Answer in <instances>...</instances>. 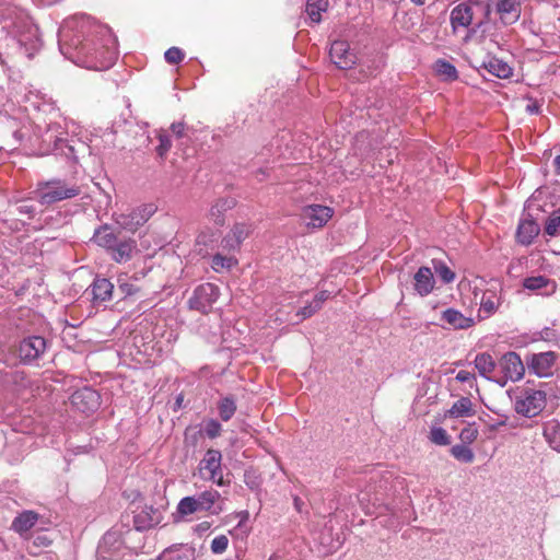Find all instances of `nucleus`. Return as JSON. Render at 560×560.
I'll return each instance as SVG.
<instances>
[{
    "label": "nucleus",
    "mask_w": 560,
    "mask_h": 560,
    "mask_svg": "<svg viewBox=\"0 0 560 560\" xmlns=\"http://www.w3.org/2000/svg\"><path fill=\"white\" fill-rule=\"evenodd\" d=\"M91 290L94 303H103L113 299L114 284L106 278H96Z\"/></svg>",
    "instance_id": "aec40b11"
},
{
    "label": "nucleus",
    "mask_w": 560,
    "mask_h": 560,
    "mask_svg": "<svg viewBox=\"0 0 560 560\" xmlns=\"http://www.w3.org/2000/svg\"><path fill=\"white\" fill-rule=\"evenodd\" d=\"M442 319L450 324L454 329H467L472 326L474 320L464 316L455 308H447L442 313Z\"/></svg>",
    "instance_id": "393cba45"
},
{
    "label": "nucleus",
    "mask_w": 560,
    "mask_h": 560,
    "mask_svg": "<svg viewBox=\"0 0 560 560\" xmlns=\"http://www.w3.org/2000/svg\"><path fill=\"white\" fill-rule=\"evenodd\" d=\"M472 402L468 397H462L456 400L447 415L452 418L470 417L474 416Z\"/></svg>",
    "instance_id": "c85d7f7f"
},
{
    "label": "nucleus",
    "mask_w": 560,
    "mask_h": 560,
    "mask_svg": "<svg viewBox=\"0 0 560 560\" xmlns=\"http://www.w3.org/2000/svg\"><path fill=\"white\" fill-rule=\"evenodd\" d=\"M495 308L497 306L492 299L483 295L481 299V310L487 314H492L495 311Z\"/></svg>",
    "instance_id": "3c124183"
},
{
    "label": "nucleus",
    "mask_w": 560,
    "mask_h": 560,
    "mask_svg": "<svg viewBox=\"0 0 560 560\" xmlns=\"http://www.w3.org/2000/svg\"><path fill=\"white\" fill-rule=\"evenodd\" d=\"M136 242L131 238L117 240L116 244L109 249L112 258L117 262L131 259L136 250Z\"/></svg>",
    "instance_id": "412c9836"
},
{
    "label": "nucleus",
    "mask_w": 560,
    "mask_h": 560,
    "mask_svg": "<svg viewBox=\"0 0 560 560\" xmlns=\"http://www.w3.org/2000/svg\"><path fill=\"white\" fill-rule=\"evenodd\" d=\"M163 520L162 512L152 505H145L133 516V527L138 532H144L159 525Z\"/></svg>",
    "instance_id": "ddd939ff"
},
{
    "label": "nucleus",
    "mask_w": 560,
    "mask_h": 560,
    "mask_svg": "<svg viewBox=\"0 0 560 560\" xmlns=\"http://www.w3.org/2000/svg\"><path fill=\"white\" fill-rule=\"evenodd\" d=\"M105 52H106V54H109V55H113V52H110L109 50H107V49H106L105 51H104V50H102V51H100V52H98V51H95V57L97 58V57H98V55H100L101 57H103V55H104ZM112 63H113V56H110V57L108 58V65H112Z\"/></svg>",
    "instance_id": "680f3d73"
},
{
    "label": "nucleus",
    "mask_w": 560,
    "mask_h": 560,
    "mask_svg": "<svg viewBox=\"0 0 560 560\" xmlns=\"http://www.w3.org/2000/svg\"><path fill=\"white\" fill-rule=\"evenodd\" d=\"M483 66L491 74L500 79H508L512 75V68L501 59L491 58Z\"/></svg>",
    "instance_id": "cd10ccee"
},
{
    "label": "nucleus",
    "mask_w": 560,
    "mask_h": 560,
    "mask_svg": "<svg viewBox=\"0 0 560 560\" xmlns=\"http://www.w3.org/2000/svg\"><path fill=\"white\" fill-rule=\"evenodd\" d=\"M546 406V393L526 388L515 400V411L527 418L537 416Z\"/></svg>",
    "instance_id": "7ed1b4c3"
},
{
    "label": "nucleus",
    "mask_w": 560,
    "mask_h": 560,
    "mask_svg": "<svg viewBox=\"0 0 560 560\" xmlns=\"http://www.w3.org/2000/svg\"><path fill=\"white\" fill-rule=\"evenodd\" d=\"M430 441L436 445H448L451 438L446 430L441 427H433L430 431Z\"/></svg>",
    "instance_id": "ea45409f"
},
{
    "label": "nucleus",
    "mask_w": 560,
    "mask_h": 560,
    "mask_svg": "<svg viewBox=\"0 0 560 560\" xmlns=\"http://www.w3.org/2000/svg\"><path fill=\"white\" fill-rule=\"evenodd\" d=\"M18 211L21 214H27L28 218H33L35 213V208L32 205L28 203H22L18 207Z\"/></svg>",
    "instance_id": "6e6d98bb"
},
{
    "label": "nucleus",
    "mask_w": 560,
    "mask_h": 560,
    "mask_svg": "<svg viewBox=\"0 0 560 560\" xmlns=\"http://www.w3.org/2000/svg\"><path fill=\"white\" fill-rule=\"evenodd\" d=\"M328 8V0H307L305 12L313 23L322 21V12Z\"/></svg>",
    "instance_id": "c756f323"
},
{
    "label": "nucleus",
    "mask_w": 560,
    "mask_h": 560,
    "mask_svg": "<svg viewBox=\"0 0 560 560\" xmlns=\"http://www.w3.org/2000/svg\"><path fill=\"white\" fill-rule=\"evenodd\" d=\"M319 308V304L318 303H314V301H312L311 303H308L307 305L301 307L295 316L299 317V320L296 323H299L300 320H303L305 318H308L311 317L314 313H316Z\"/></svg>",
    "instance_id": "49530a36"
},
{
    "label": "nucleus",
    "mask_w": 560,
    "mask_h": 560,
    "mask_svg": "<svg viewBox=\"0 0 560 560\" xmlns=\"http://www.w3.org/2000/svg\"><path fill=\"white\" fill-rule=\"evenodd\" d=\"M34 544L36 546L47 547V546H49L51 544V540L48 539L45 535H38V536L35 537Z\"/></svg>",
    "instance_id": "bf43d9fd"
},
{
    "label": "nucleus",
    "mask_w": 560,
    "mask_h": 560,
    "mask_svg": "<svg viewBox=\"0 0 560 560\" xmlns=\"http://www.w3.org/2000/svg\"><path fill=\"white\" fill-rule=\"evenodd\" d=\"M328 296H329V293L327 291H322V292H318L314 296L313 301H314V303H318L319 308H322L323 303L328 299Z\"/></svg>",
    "instance_id": "13d9d810"
},
{
    "label": "nucleus",
    "mask_w": 560,
    "mask_h": 560,
    "mask_svg": "<svg viewBox=\"0 0 560 560\" xmlns=\"http://www.w3.org/2000/svg\"><path fill=\"white\" fill-rule=\"evenodd\" d=\"M293 504H294L295 510L299 513H301L302 512V506L304 505V502L299 497H294L293 498Z\"/></svg>",
    "instance_id": "052dcab7"
},
{
    "label": "nucleus",
    "mask_w": 560,
    "mask_h": 560,
    "mask_svg": "<svg viewBox=\"0 0 560 560\" xmlns=\"http://www.w3.org/2000/svg\"><path fill=\"white\" fill-rule=\"evenodd\" d=\"M219 415L223 421H229L236 411V404L232 397H225L219 402Z\"/></svg>",
    "instance_id": "f704fd0d"
},
{
    "label": "nucleus",
    "mask_w": 560,
    "mask_h": 560,
    "mask_svg": "<svg viewBox=\"0 0 560 560\" xmlns=\"http://www.w3.org/2000/svg\"><path fill=\"white\" fill-rule=\"evenodd\" d=\"M555 166H556L557 171L560 172V155L556 156Z\"/></svg>",
    "instance_id": "0e129e2a"
},
{
    "label": "nucleus",
    "mask_w": 560,
    "mask_h": 560,
    "mask_svg": "<svg viewBox=\"0 0 560 560\" xmlns=\"http://www.w3.org/2000/svg\"><path fill=\"white\" fill-rule=\"evenodd\" d=\"M221 453L218 450H208L205 457L200 462L201 469H207L210 477L214 478L221 468Z\"/></svg>",
    "instance_id": "bb28decb"
},
{
    "label": "nucleus",
    "mask_w": 560,
    "mask_h": 560,
    "mask_svg": "<svg viewBox=\"0 0 560 560\" xmlns=\"http://www.w3.org/2000/svg\"><path fill=\"white\" fill-rule=\"evenodd\" d=\"M491 5H494L497 13L505 25H512L521 18L522 0H487V15L490 13Z\"/></svg>",
    "instance_id": "0eeeda50"
},
{
    "label": "nucleus",
    "mask_w": 560,
    "mask_h": 560,
    "mask_svg": "<svg viewBox=\"0 0 560 560\" xmlns=\"http://www.w3.org/2000/svg\"><path fill=\"white\" fill-rule=\"evenodd\" d=\"M474 18L472 12V2H462L457 4L453 10L451 11V25L453 28V32L455 33L458 27H468Z\"/></svg>",
    "instance_id": "2eb2a0df"
},
{
    "label": "nucleus",
    "mask_w": 560,
    "mask_h": 560,
    "mask_svg": "<svg viewBox=\"0 0 560 560\" xmlns=\"http://www.w3.org/2000/svg\"><path fill=\"white\" fill-rule=\"evenodd\" d=\"M236 264L237 260L232 256H223L221 254H215L212 257V268L215 271H220L222 269H231Z\"/></svg>",
    "instance_id": "58836bf2"
},
{
    "label": "nucleus",
    "mask_w": 560,
    "mask_h": 560,
    "mask_svg": "<svg viewBox=\"0 0 560 560\" xmlns=\"http://www.w3.org/2000/svg\"><path fill=\"white\" fill-rule=\"evenodd\" d=\"M329 56L339 69H350L355 63V55L350 51V46L346 40L332 42Z\"/></svg>",
    "instance_id": "f8f14e48"
},
{
    "label": "nucleus",
    "mask_w": 560,
    "mask_h": 560,
    "mask_svg": "<svg viewBox=\"0 0 560 560\" xmlns=\"http://www.w3.org/2000/svg\"><path fill=\"white\" fill-rule=\"evenodd\" d=\"M269 560H278L277 556H272Z\"/></svg>",
    "instance_id": "338daca9"
},
{
    "label": "nucleus",
    "mask_w": 560,
    "mask_h": 560,
    "mask_svg": "<svg viewBox=\"0 0 560 560\" xmlns=\"http://www.w3.org/2000/svg\"><path fill=\"white\" fill-rule=\"evenodd\" d=\"M541 105L534 100H529V103L526 105L525 110L529 115H537L540 113Z\"/></svg>",
    "instance_id": "864d4df0"
},
{
    "label": "nucleus",
    "mask_w": 560,
    "mask_h": 560,
    "mask_svg": "<svg viewBox=\"0 0 560 560\" xmlns=\"http://www.w3.org/2000/svg\"><path fill=\"white\" fill-rule=\"evenodd\" d=\"M100 394L91 388L83 387L75 390L71 396V404L81 412H93L100 406Z\"/></svg>",
    "instance_id": "9b49d317"
},
{
    "label": "nucleus",
    "mask_w": 560,
    "mask_h": 560,
    "mask_svg": "<svg viewBox=\"0 0 560 560\" xmlns=\"http://www.w3.org/2000/svg\"><path fill=\"white\" fill-rule=\"evenodd\" d=\"M159 141H160V143L156 147V152L160 158H164L167 154V152L170 151V149L172 147V142H171L170 137L165 132L159 133Z\"/></svg>",
    "instance_id": "a18cd8bd"
},
{
    "label": "nucleus",
    "mask_w": 560,
    "mask_h": 560,
    "mask_svg": "<svg viewBox=\"0 0 560 560\" xmlns=\"http://www.w3.org/2000/svg\"><path fill=\"white\" fill-rule=\"evenodd\" d=\"M540 228L530 217L522 219L516 230V241L521 245L528 246L533 243L534 238L539 234Z\"/></svg>",
    "instance_id": "a211bd4d"
},
{
    "label": "nucleus",
    "mask_w": 560,
    "mask_h": 560,
    "mask_svg": "<svg viewBox=\"0 0 560 560\" xmlns=\"http://www.w3.org/2000/svg\"><path fill=\"white\" fill-rule=\"evenodd\" d=\"M186 125L183 122V121H178V122H173L171 125V130L172 132L177 137V138H183L186 136Z\"/></svg>",
    "instance_id": "603ef678"
},
{
    "label": "nucleus",
    "mask_w": 560,
    "mask_h": 560,
    "mask_svg": "<svg viewBox=\"0 0 560 560\" xmlns=\"http://www.w3.org/2000/svg\"><path fill=\"white\" fill-rule=\"evenodd\" d=\"M249 235V228L244 223L234 224L230 233H228L222 242L221 246L224 250L234 252L240 248L242 242Z\"/></svg>",
    "instance_id": "dca6fc26"
},
{
    "label": "nucleus",
    "mask_w": 560,
    "mask_h": 560,
    "mask_svg": "<svg viewBox=\"0 0 560 560\" xmlns=\"http://www.w3.org/2000/svg\"><path fill=\"white\" fill-rule=\"evenodd\" d=\"M523 287L529 291L547 289V295L555 293L557 288L556 282L545 276L527 277L523 280Z\"/></svg>",
    "instance_id": "b1692460"
},
{
    "label": "nucleus",
    "mask_w": 560,
    "mask_h": 560,
    "mask_svg": "<svg viewBox=\"0 0 560 560\" xmlns=\"http://www.w3.org/2000/svg\"><path fill=\"white\" fill-rule=\"evenodd\" d=\"M46 350V340L40 336H31L20 342L18 352L23 363L37 360Z\"/></svg>",
    "instance_id": "9d476101"
},
{
    "label": "nucleus",
    "mask_w": 560,
    "mask_h": 560,
    "mask_svg": "<svg viewBox=\"0 0 560 560\" xmlns=\"http://www.w3.org/2000/svg\"><path fill=\"white\" fill-rule=\"evenodd\" d=\"M452 456L460 463L469 464L474 460L475 454L468 444H456L450 450Z\"/></svg>",
    "instance_id": "72a5a7b5"
},
{
    "label": "nucleus",
    "mask_w": 560,
    "mask_h": 560,
    "mask_svg": "<svg viewBox=\"0 0 560 560\" xmlns=\"http://www.w3.org/2000/svg\"><path fill=\"white\" fill-rule=\"evenodd\" d=\"M475 368L477 369L480 376L497 382L498 378L492 377L490 374L495 369V361L493 357L488 352L478 353L475 358Z\"/></svg>",
    "instance_id": "4be33fe9"
},
{
    "label": "nucleus",
    "mask_w": 560,
    "mask_h": 560,
    "mask_svg": "<svg viewBox=\"0 0 560 560\" xmlns=\"http://www.w3.org/2000/svg\"><path fill=\"white\" fill-rule=\"evenodd\" d=\"M544 436L553 450L560 452V424L557 421L545 424Z\"/></svg>",
    "instance_id": "2f4dec72"
},
{
    "label": "nucleus",
    "mask_w": 560,
    "mask_h": 560,
    "mask_svg": "<svg viewBox=\"0 0 560 560\" xmlns=\"http://www.w3.org/2000/svg\"><path fill=\"white\" fill-rule=\"evenodd\" d=\"M154 211L153 205H143L129 213L119 214L116 222L120 228L135 232L151 218Z\"/></svg>",
    "instance_id": "6e6552de"
},
{
    "label": "nucleus",
    "mask_w": 560,
    "mask_h": 560,
    "mask_svg": "<svg viewBox=\"0 0 560 560\" xmlns=\"http://www.w3.org/2000/svg\"><path fill=\"white\" fill-rule=\"evenodd\" d=\"M219 498L220 493L217 490L203 491L197 497L199 508H201L202 511H209Z\"/></svg>",
    "instance_id": "4c0bfd02"
},
{
    "label": "nucleus",
    "mask_w": 560,
    "mask_h": 560,
    "mask_svg": "<svg viewBox=\"0 0 560 560\" xmlns=\"http://www.w3.org/2000/svg\"><path fill=\"white\" fill-rule=\"evenodd\" d=\"M184 57L185 54L178 47H171L164 54V58L166 62H168L170 65L179 63L180 61H183Z\"/></svg>",
    "instance_id": "37998d69"
},
{
    "label": "nucleus",
    "mask_w": 560,
    "mask_h": 560,
    "mask_svg": "<svg viewBox=\"0 0 560 560\" xmlns=\"http://www.w3.org/2000/svg\"><path fill=\"white\" fill-rule=\"evenodd\" d=\"M177 511L180 515H189L202 510L199 508L197 497H186L179 501Z\"/></svg>",
    "instance_id": "c9c22d12"
},
{
    "label": "nucleus",
    "mask_w": 560,
    "mask_h": 560,
    "mask_svg": "<svg viewBox=\"0 0 560 560\" xmlns=\"http://www.w3.org/2000/svg\"><path fill=\"white\" fill-rule=\"evenodd\" d=\"M478 436V428L476 423H469L467 427L463 428L459 433V439L465 444H471Z\"/></svg>",
    "instance_id": "79ce46f5"
},
{
    "label": "nucleus",
    "mask_w": 560,
    "mask_h": 560,
    "mask_svg": "<svg viewBox=\"0 0 560 560\" xmlns=\"http://www.w3.org/2000/svg\"><path fill=\"white\" fill-rule=\"evenodd\" d=\"M545 233L551 237L560 235V215L556 212L547 218Z\"/></svg>",
    "instance_id": "a19ab883"
},
{
    "label": "nucleus",
    "mask_w": 560,
    "mask_h": 560,
    "mask_svg": "<svg viewBox=\"0 0 560 560\" xmlns=\"http://www.w3.org/2000/svg\"><path fill=\"white\" fill-rule=\"evenodd\" d=\"M237 201L234 197L225 196L218 198L209 210V219L213 221L214 224L222 226L224 225L225 219L224 214L226 211L233 209L236 206Z\"/></svg>",
    "instance_id": "f3484780"
},
{
    "label": "nucleus",
    "mask_w": 560,
    "mask_h": 560,
    "mask_svg": "<svg viewBox=\"0 0 560 560\" xmlns=\"http://www.w3.org/2000/svg\"><path fill=\"white\" fill-rule=\"evenodd\" d=\"M413 3L421 5L424 3L425 0H411Z\"/></svg>",
    "instance_id": "69168bd1"
},
{
    "label": "nucleus",
    "mask_w": 560,
    "mask_h": 560,
    "mask_svg": "<svg viewBox=\"0 0 560 560\" xmlns=\"http://www.w3.org/2000/svg\"><path fill=\"white\" fill-rule=\"evenodd\" d=\"M334 210L327 206L310 205L303 208L302 219L312 229L323 228L332 217Z\"/></svg>",
    "instance_id": "1a4fd4ad"
},
{
    "label": "nucleus",
    "mask_w": 560,
    "mask_h": 560,
    "mask_svg": "<svg viewBox=\"0 0 560 560\" xmlns=\"http://www.w3.org/2000/svg\"><path fill=\"white\" fill-rule=\"evenodd\" d=\"M159 560H195V549L184 547L177 550L166 549L159 557Z\"/></svg>",
    "instance_id": "473e14b6"
},
{
    "label": "nucleus",
    "mask_w": 560,
    "mask_h": 560,
    "mask_svg": "<svg viewBox=\"0 0 560 560\" xmlns=\"http://www.w3.org/2000/svg\"><path fill=\"white\" fill-rule=\"evenodd\" d=\"M229 545V539L225 535H220L213 538L211 541V550L214 553H222L226 550Z\"/></svg>",
    "instance_id": "de8ad7c7"
},
{
    "label": "nucleus",
    "mask_w": 560,
    "mask_h": 560,
    "mask_svg": "<svg viewBox=\"0 0 560 560\" xmlns=\"http://www.w3.org/2000/svg\"><path fill=\"white\" fill-rule=\"evenodd\" d=\"M392 474L385 471L384 474L377 470L371 472L368 485L361 490L360 501L369 502L373 505L382 504L390 487Z\"/></svg>",
    "instance_id": "f03ea898"
},
{
    "label": "nucleus",
    "mask_w": 560,
    "mask_h": 560,
    "mask_svg": "<svg viewBox=\"0 0 560 560\" xmlns=\"http://www.w3.org/2000/svg\"><path fill=\"white\" fill-rule=\"evenodd\" d=\"M205 431L209 438H217L221 432V424L217 420H210L207 422Z\"/></svg>",
    "instance_id": "09e8293b"
},
{
    "label": "nucleus",
    "mask_w": 560,
    "mask_h": 560,
    "mask_svg": "<svg viewBox=\"0 0 560 560\" xmlns=\"http://www.w3.org/2000/svg\"><path fill=\"white\" fill-rule=\"evenodd\" d=\"M121 548L122 542L117 535L106 533L97 547V560H118V553Z\"/></svg>",
    "instance_id": "4468645a"
},
{
    "label": "nucleus",
    "mask_w": 560,
    "mask_h": 560,
    "mask_svg": "<svg viewBox=\"0 0 560 560\" xmlns=\"http://www.w3.org/2000/svg\"><path fill=\"white\" fill-rule=\"evenodd\" d=\"M525 364L518 353L509 351L504 353L499 360V366L503 373L501 377L497 380V383L503 387L508 381L517 382L523 378L525 374Z\"/></svg>",
    "instance_id": "20e7f679"
},
{
    "label": "nucleus",
    "mask_w": 560,
    "mask_h": 560,
    "mask_svg": "<svg viewBox=\"0 0 560 560\" xmlns=\"http://www.w3.org/2000/svg\"><path fill=\"white\" fill-rule=\"evenodd\" d=\"M118 291L120 292V299L132 295L138 292V288L132 283L124 282L118 287Z\"/></svg>",
    "instance_id": "8fccbe9b"
},
{
    "label": "nucleus",
    "mask_w": 560,
    "mask_h": 560,
    "mask_svg": "<svg viewBox=\"0 0 560 560\" xmlns=\"http://www.w3.org/2000/svg\"><path fill=\"white\" fill-rule=\"evenodd\" d=\"M456 380L460 383H467L471 380H475V375L468 371H465V370H460L457 374H456Z\"/></svg>",
    "instance_id": "4d7b16f0"
},
{
    "label": "nucleus",
    "mask_w": 560,
    "mask_h": 560,
    "mask_svg": "<svg viewBox=\"0 0 560 560\" xmlns=\"http://www.w3.org/2000/svg\"><path fill=\"white\" fill-rule=\"evenodd\" d=\"M219 298V288L212 283H202L198 285L188 300L190 310L208 314L212 310L213 303Z\"/></svg>",
    "instance_id": "39448f33"
},
{
    "label": "nucleus",
    "mask_w": 560,
    "mask_h": 560,
    "mask_svg": "<svg viewBox=\"0 0 560 560\" xmlns=\"http://www.w3.org/2000/svg\"><path fill=\"white\" fill-rule=\"evenodd\" d=\"M13 137L18 140V141H22L23 139V132L21 130H15L14 133H13Z\"/></svg>",
    "instance_id": "e2e57ef3"
},
{
    "label": "nucleus",
    "mask_w": 560,
    "mask_h": 560,
    "mask_svg": "<svg viewBox=\"0 0 560 560\" xmlns=\"http://www.w3.org/2000/svg\"><path fill=\"white\" fill-rule=\"evenodd\" d=\"M556 360L557 353L553 351L533 353L526 357V366L529 373L538 377H549L553 375Z\"/></svg>",
    "instance_id": "423d86ee"
},
{
    "label": "nucleus",
    "mask_w": 560,
    "mask_h": 560,
    "mask_svg": "<svg viewBox=\"0 0 560 560\" xmlns=\"http://www.w3.org/2000/svg\"><path fill=\"white\" fill-rule=\"evenodd\" d=\"M434 71L446 81L458 79V71L453 63L445 59H438L434 63Z\"/></svg>",
    "instance_id": "7c9ffc66"
},
{
    "label": "nucleus",
    "mask_w": 560,
    "mask_h": 560,
    "mask_svg": "<svg viewBox=\"0 0 560 560\" xmlns=\"http://www.w3.org/2000/svg\"><path fill=\"white\" fill-rule=\"evenodd\" d=\"M81 192L79 186L69 185L66 180L54 178L37 183L34 191L36 199L43 206H50L56 202L71 199Z\"/></svg>",
    "instance_id": "f257e3e1"
},
{
    "label": "nucleus",
    "mask_w": 560,
    "mask_h": 560,
    "mask_svg": "<svg viewBox=\"0 0 560 560\" xmlns=\"http://www.w3.org/2000/svg\"><path fill=\"white\" fill-rule=\"evenodd\" d=\"M38 521V514L34 511H24L19 514L12 522L11 528L23 535L27 533Z\"/></svg>",
    "instance_id": "5701e85b"
},
{
    "label": "nucleus",
    "mask_w": 560,
    "mask_h": 560,
    "mask_svg": "<svg viewBox=\"0 0 560 560\" xmlns=\"http://www.w3.org/2000/svg\"><path fill=\"white\" fill-rule=\"evenodd\" d=\"M557 337L556 330L552 328L546 327L540 331V339L545 341H552Z\"/></svg>",
    "instance_id": "5fc2aeb1"
},
{
    "label": "nucleus",
    "mask_w": 560,
    "mask_h": 560,
    "mask_svg": "<svg viewBox=\"0 0 560 560\" xmlns=\"http://www.w3.org/2000/svg\"><path fill=\"white\" fill-rule=\"evenodd\" d=\"M415 280V291L420 296L429 295L434 288V277L433 272L429 267L422 266L418 269V271L413 276Z\"/></svg>",
    "instance_id": "6ab92c4d"
},
{
    "label": "nucleus",
    "mask_w": 560,
    "mask_h": 560,
    "mask_svg": "<svg viewBox=\"0 0 560 560\" xmlns=\"http://www.w3.org/2000/svg\"><path fill=\"white\" fill-rule=\"evenodd\" d=\"M92 240L98 246L109 250L116 244L118 237L112 232L110 228L105 224L95 230Z\"/></svg>",
    "instance_id": "a878e982"
},
{
    "label": "nucleus",
    "mask_w": 560,
    "mask_h": 560,
    "mask_svg": "<svg viewBox=\"0 0 560 560\" xmlns=\"http://www.w3.org/2000/svg\"><path fill=\"white\" fill-rule=\"evenodd\" d=\"M319 539H320V544L324 545L325 547H327L328 552H332V551L337 550L342 544L339 535H337L336 538L326 537L325 530L320 534Z\"/></svg>",
    "instance_id": "c03bdc74"
},
{
    "label": "nucleus",
    "mask_w": 560,
    "mask_h": 560,
    "mask_svg": "<svg viewBox=\"0 0 560 560\" xmlns=\"http://www.w3.org/2000/svg\"><path fill=\"white\" fill-rule=\"evenodd\" d=\"M435 273L444 283H451L455 279V273L450 269V267L443 262L442 260H432Z\"/></svg>",
    "instance_id": "e433bc0d"
}]
</instances>
